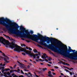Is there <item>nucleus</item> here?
<instances>
[{"label":"nucleus","mask_w":77,"mask_h":77,"mask_svg":"<svg viewBox=\"0 0 77 77\" xmlns=\"http://www.w3.org/2000/svg\"><path fill=\"white\" fill-rule=\"evenodd\" d=\"M0 42L5 45L6 47H11V48H14V50L18 52L20 51H23L26 52V54H29L30 56L32 57L33 53L31 52V51H26V50L24 48H21L17 45L15 44L14 42L12 41L11 43H9V41L6 40L2 37H0Z\"/></svg>","instance_id":"1"},{"label":"nucleus","mask_w":77,"mask_h":77,"mask_svg":"<svg viewBox=\"0 0 77 77\" xmlns=\"http://www.w3.org/2000/svg\"><path fill=\"white\" fill-rule=\"evenodd\" d=\"M20 30H22L20 31V33H22V34H24V32L26 33L27 34V35L25 36V37L23 35L20 36V38H27L29 39H31L32 41H34L35 42H38V40H40V41H42V38L45 39V37L42 36V35H40L39 36L38 38H37L36 37V35H30L29 32H28L27 30H26L25 29H24V28L20 27Z\"/></svg>","instance_id":"2"},{"label":"nucleus","mask_w":77,"mask_h":77,"mask_svg":"<svg viewBox=\"0 0 77 77\" xmlns=\"http://www.w3.org/2000/svg\"><path fill=\"white\" fill-rule=\"evenodd\" d=\"M63 49H60V50L61 51L60 52L61 54L62 55H64L66 57H68L71 59L72 60H77V56L74 55L73 53L69 54H67V46L66 45H63Z\"/></svg>","instance_id":"3"},{"label":"nucleus","mask_w":77,"mask_h":77,"mask_svg":"<svg viewBox=\"0 0 77 77\" xmlns=\"http://www.w3.org/2000/svg\"><path fill=\"white\" fill-rule=\"evenodd\" d=\"M42 57L43 59H45L46 62H48V60L50 62L51 60H52V58L51 57H48V55H47L45 53L43 54V56H42Z\"/></svg>","instance_id":"4"},{"label":"nucleus","mask_w":77,"mask_h":77,"mask_svg":"<svg viewBox=\"0 0 77 77\" xmlns=\"http://www.w3.org/2000/svg\"><path fill=\"white\" fill-rule=\"evenodd\" d=\"M4 20V18H0V24H3L4 26H5L6 27L8 26V25L5 23V21H3Z\"/></svg>","instance_id":"5"},{"label":"nucleus","mask_w":77,"mask_h":77,"mask_svg":"<svg viewBox=\"0 0 77 77\" xmlns=\"http://www.w3.org/2000/svg\"><path fill=\"white\" fill-rule=\"evenodd\" d=\"M37 53H36L35 54H32V57L33 56L34 59L36 58V56H38V55H39V56H40V55H41V54H40V52H38Z\"/></svg>","instance_id":"6"},{"label":"nucleus","mask_w":77,"mask_h":77,"mask_svg":"<svg viewBox=\"0 0 77 77\" xmlns=\"http://www.w3.org/2000/svg\"><path fill=\"white\" fill-rule=\"evenodd\" d=\"M50 49L54 52H58V50L54 47H50Z\"/></svg>","instance_id":"7"},{"label":"nucleus","mask_w":77,"mask_h":77,"mask_svg":"<svg viewBox=\"0 0 77 77\" xmlns=\"http://www.w3.org/2000/svg\"><path fill=\"white\" fill-rule=\"evenodd\" d=\"M3 53V56H5V58H4L5 61L6 62H7V63H8L9 62L8 61H7V60H8L9 59V58L8 57L6 56L5 55V54L4 53Z\"/></svg>","instance_id":"8"},{"label":"nucleus","mask_w":77,"mask_h":77,"mask_svg":"<svg viewBox=\"0 0 77 77\" xmlns=\"http://www.w3.org/2000/svg\"><path fill=\"white\" fill-rule=\"evenodd\" d=\"M18 63L20 64V68H25V66H26L25 65H24L23 64H22L21 63L19 62H18Z\"/></svg>","instance_id":"9"},{"label":"nucleus","mask_w":77,"mask_h":77,"mask_svg":"<svg viewBox=\"0 0 77 77\" xmlns=\"http://www.w3.org/2000/svg\"><path fill=\"white\" fill-rule=\"evenodd\" d=\"M10 32L11 33H13L14 34H16L17 32V31L15 30H14L13 29L11 30H10Z\"/></svg>","instance_id":"10"},{"label":"nucleus","mask_w":77,"mask_h":77,"mask_svg":"<svg viewBox=\"0 0 77 77\" xmlns=\"http://www.w3.org/2000/svg\"><path fill=\"white\" fill-rule=\"evenodd\" d=\"M5 67H0V69H1V71L2 72V73H3L5 71Z\"/></svg>","instance_id":"11"},{"label":"nucleus","mask_w":77,"mask_h":77,"mask_svg":"<svg viewBox=\"0 0 77 77\" xmlns=\"http://www.w3.org/2000/svg\"><path fill=\"white\" fill-rule=\"evenodd\" d=\"M39 43L41 44V45H44L45 46H47V44H46V43H43L42 42H39Z\"/></svg>","instance_id":"12"},{"label":"nucleus","mask_w":77,"mask_h":77,"mask_svg":"<svg viewBox=\"0 0 77 77\" xmlns=\"http://www.w3.org/2000/svg\"><path fill=\"white\" fill-rule=\"evenodd\" d=\"M26 48L27 49V50H28L29 49V50H30L31 51H32V48H28V47H27V46L26 47Z\"/></svg>","instance_id":"13"},{"label":"nucleus","mask_w":77,"mask_h":77,"mask_svg":"<svg viewBox=\"0 0 77 77\" xmlns=\"http://www.w3.org/2000/svg\"><path fill=\"white\" fill-rule=\"evenodd\" d=\"M11 75L12 76H13V77H18V76H17L16 75H15V74L14 73L12 74Z\"/></svg>","instance_id":"14"},{"label":"nucleus","mask_w":77,"mask_h":77,"mask_svg":"<svg viewBox=\"0 0 77 77\" xmlns=\"http://www.w3.org/2000/svg\"><path fill=\"white\" fill-rule=\"evenodd\" d=\"M33 51L35 53H38V51H37V50L36 49H34L33 50Z\"/></svg>","instance_id":"15"},{"label":"nucleus","mask_w":77,"mask_h":77,"mask_svg":"<svg viewBox=\"0 0 77 77\" xmlns=\"http://www.w3.org/2000/svg\"><path fill=\"white\" fill-rule=\"evenodd\" d=\"M11 27L12 28H13L14 29H16L17 28L15 27V24H13V26H11Z\"/></svg>","instance_id":"16"},{"label":"nucleus","mask_w":77,"mask_h":77,"mask_svg":"<svg viewBox=\"0 0 77 77\" xmlns=\"http://www.w3.org/2000/svg\"><path fill=\"white\" fill-rule=\"evenodd\" d=\"M69 51H73V50H72L71 49V47L69 46Z\"/></svg>","instance_id":"17"},{"label":"nucleus","mask_w":77,"mask_h":77,"mask_svg":"<svg viewBox=\"0 0 77 77\" xmlns=\"http://www.w3.org/2000/svg\"><path fill=\"white\" fill-rule=\"evenodd\" d=\"M21 46L22 47H25L26 46V45H25L24 44H21Z\"/></svg>","instance_id":"18"},{"label":"nucleus","mask_w":77,"mask_h":77,"mask_svg":"<svg viewBox=\"0 0 77 77\" xmlns=\"http://www.w3.org/2000/svg\"><path fill=\"white\" fill-rule=\"evenodd\" d=\"M10 69L9 68H8L5 69V71H9V70H10Z\"/></svg>","instance_id":"19"},{"label":"nucleus","mask_w":77,"mask_h":77,"mask_svg":"<svg viewBox=\"0 0 77 77\" xmlns=\"http://www.w3.org/2000/svg\"><path fill=\"white\" fill-rule=\"evenodd\" d=\"M63 64H64V65H69V64L67 63H65V62L63 63Z\"/></svg>","instance_id":"20"},{"label":"nucleus","mask_w":77,"mask_h":77,"mask_svg":"<svg viewBox=\"0 0 77 77\" xmlns=\"http://www.w3.org/2000/svg\"><path fill=\"white\" fill-rule=\"evenodd\" d=\"M7 75H11V73H10V72H8L7 73Z\"/></svg>","instance_id":"21"},{"label":"nucleus","mask_w":77,"mask_h":77,"mask_svg":"<svg viewBox=\"0 0 77 77\" xmlns=\"http://www.w3.org/2000/svg\"><path fill=\"white\" fill-rule=\"evenodd\" d=\"M48 75V76H49V77H54V76H53L51 74Z\"/></svg>","instance_id":"22"},{"label":"nucleus","mask_w":77,"mask_h":77,"mask_svg":"<svg viewBox=\"0 0 77 77\" xmlns=\"http://www.w3.org/2000/svg\"><path fill=\"white\" fill-rule=\"evenodd\" d=\"M47 69L46 68H44L42 69V70H43V71H45V70H47Z\"/></svg>","instance_id":"23"},{"label":"nucleus","mask_w":77,"mask_h":77,"mask_svg":"<svg viewBox=\"0 0 77 77\" xmlns=\"http://www.w3.org/2000/svg\"><path fill=\"white\" fill-rule=\"evenodd\" d=\"M4 36H5V37H6V38H9V39H10V37H9V36H6L5 35H4Z\"/></svg>","instance_id":"24"},{"label":"nucleus","mask_w":77,"mask_h":77,"mask_svg":"<svg viewBox=\"0 0 77 77\" xmlns=\"http://www.w3.org/2000/svg\"><path fill=\"white\" fill-rule=\"evenodd\" d=\"M48 74L49 75V74H51V71H49V72H48Z\"/></svg>","instance_id":"25"},{"label":"nucleus","mask_w":77,"mask_h":77,"mask_svg":"<svg viewBox=\"0 0 77 77\" xmlns=\"http://www.w3.org/2000/svg\"><path fill=\"white\" fill-rule=\"evenodd\" d=\"M55 68H56V69H59V67L56 66H54Z\"/></svg>","instance_id":"26"},{"label":"nucleus","mask_w":77,"mask_h":77,"mask_svg":"<svg viewBox=\"0 0 77 77\" xmlns=\"http://www.w3.org/2000/svg\"><path fill=\"white\" fill-rule=\"evenodd\" d=\"M69 72L70 75H72V72Z\"/></svg>","instance_id":"27"},{"label":"nucleus","mask_w":77,"mask_h":77,"mask_svg":"<svg viewBox=\"0 0 77 77\" xmlns=\"http://www.w3.org/2000/svg\"><path fill=\"white\" fill-rule=\"evenodd\" d=\"M21 73H22V74H24L23 73V70H21Z\"/></svg>","instance_id":"28"},{"label":"nucleus","mask_w":77,"mask_h":77,"mask_svg":"<svg viewBox=\"0 0 77 77\" xmlns=\"http://www.w3.org/2000/svg\"><path fill=\"white\" fill-rule=\"evenodd\" d=\"M22 54L24 56H25L26 55V54L25 53H22Z\"/></svg>","instance_id":"29"},{"label":"nucleus","mask_w":77,"mask_h":77,"mask_svg":"<svg viewBox=\"0 0 77 77\" xmlns=\"http://www.w3.org/2000/svg\"><path fill=\"white\" fill-rule=\"evenodd\" d=\"M65 70L67 72H69V71H68V70L66 69H65Z\"/></svg>","instance_id":"30"},{"label":"nucleus","mask_w":77,"mask_h":77,"mask_svg":"<svg viewBox=\"0 0 77 77\" xmlns=\"http://www.w3.org/2000/svg\"><path fill=\"white\" fill-rule=\"evenodd\" d=\"M54 45H55V46H56V47H58V45H57V44H54Z\"/></svg>","instance_id":"31"},{"label":"nucleus","mask_w":77,"mask_h":77,"mask_svg":"<svg viewBox=\"0 0 77 77\" xmlns=\"http://www.w3.org/2000/svg\"><path fill=\"white\" fill-rule=\"evenodd\" d=\"M14 71V70H10V72H12Z\"/></svg>","instance_id":"32"},{"label":"nucleus","mask_w":77,"mask_h":77,"mask_svg":"<svg viewBox=\"0 0 77 77\" xmlns=\"http://www.w3.org/2000/svg\"><path fill=\"white\" fill-rule=\"evenodd\" d=\"M4 77H8V76L7 75H4Z\"/></svg>","instance_id":"33"},{"label":"nucleus","mask_w":77,"mask_h":77,"mask_svg":"<svg viewBox=\"0 0 77 77\" xmlns=\"http://www.w3.org/2000/svg\"><path fill=\"white\" fill-rule=\"evenodd\" d=\"M38 47H41V48H42V46L39 45H38Z\"/></svg>","instance_id":"34"},{"label":"nucleus","mask_w":77,"mask_h":77,"mask_svg":"<svg viewBox=\"0 0 77 77\" xmlns=\"http://www.w3.org/2000/svg\"><path fill=\"white\" fill-rule=\"evenodd\" d=\"M72 69H73V68H70L69 69V70H70V71H71V70H72Z\"/></svg>","instance_id":"35"},{"label":"nucleus","mask_w":77,"mask_h":77,"mask_svg":"<svg viewBox=\"0 0 77 77\" xmlns=\"http://www.w3.org/2000/svg\"><path fill=\"white\" fill-rule=\"evenodd\" d=\"M19 77H24V76L23 75H21L19 76Z\"/></svg>","instance_id":"36"},{"label":"nucleus","mask_w":77,"mask_h":77,"mask_svg":"<svg viewBox=\"0 0 77 77\" xmlns=\"http://www.w3.org/2000/svg\"><path fill=\"white\" fill-rule=\"evenodd\" d=\"M37 59H39V56H37Z\"/></svg>","instance_id":"37"},{"label":"nucleus","mask_w":77,"mask_h":77,"mask_svg":"<svg viewBox=\"0 0 77 77\" xmlns=\"http://www.w3.org/2000/svg\"><path fill=\"white\" fill-rule=\"evenodd\" d=\"M3 73L4 74H7V72H3V73Z\"/></svg>","instance_id":"38"},{"label":"nucleus","mask_w":77,"mask_h":77,"mask_svg":"<svg viewBox=\"0 0 77 77\" xmlns=\"http://www.w3.org/2000/svg\"><path fill=\"white\" fill-rule=\"evenodd\" d=\"M52 74L53 75H56V73H55L53 72Z\"/></svg>","instance_id":"39"},{"label":"nucleus","mask_w":77,"mask_h":77,"mask_svg":"<svg viewBox=\"0 0 77 77\" xmlns=\"http://www.w3.org/2000/svg\"><path fill=\"white\" fill-rule=\"evenodd\" d=\"M17 65H15L14 66V68H15V67H16Z\"/></svg>","instance_id":"40"},{"label":"nucleus","mask_w":77,"mask_h":77,"mask_svg":"<svg viewBox=\"0 0 77 77\" xmlns=\"http://www.w3.org/2000/svg\"><path fill=\"white\" fill-rule=\"evenodd\" d=\"M48 66H51V65L49 64H48Z\"/></svg>","instance_id":"41"},{"label":"nucleus","mask_w":77,"mask_h":77,"mask_svg":"<svg viewBox=\"0 0 77 77\" xmlns=\"http://www.w3.org/2000/svg\"><path fill=\"white\" fill-rule=\"evenodd\" d=\"M39 60H36V62H38V61H39Z\"/></svg>","instance_id":"42"},{"label":"nucleus","mask_w":77,"mask_h":77,"mask_svg":"<svg viewBox=\"0 0 77 77\" xmlns=\"http://www.w3.org/2000/svg\"><path fill=\"white\" fill-rule=\"evenodd\" d=\"M2 65H3V64H2V63H1L0 64V66H2Z\"/></svg>","instance_id":"43"},{"label":"nucleus","mask_w":77,"mask_h":77,"mask_svg":"<svg viewBox=\"0 0 77 77\" xmlns=\"http://www.w3.org/2000/svg\"><path fill=\"white\" fill-rule=\"evenodd\" d=\"M61 75H63V74L62 73H61Z\"/></svg>","instance_id":"44"},{"label":"nucleus","mask_w":77,"mask_h":77,"mask_svg":"<svg viewBox=\"0 0 77 77\" xmlns=\"http://www.w3.org/2000/svg\"><path fill=\"white\" fill-rule=\"evenodd\" d=\"M39 60H40V61H42V59H39Z\"/></svg>","instance_id":"45"},{"label":"nucleus","mask_w":77,"mask_h":77,"mask_svg":"<svg viewBox=\"0 0 77 77\" xmlns=\"http://www.w3.org/2000/svg\"><path fill=\"white\" fill-rule=\"evenodd\" d=\"M51 71H54V69H51Z\"/></svg>","instance_id":"46"},{"label":"nucleus","mask_w":77,"mask_h":77,"mask_svg":"<svg viewBox=\"0 0 77 77\" xmlns=\"http://www.w3.org/2000/svg\"><path fill=\"white\" fill-rule=\"evenodd\" d=\"M5 65H6V64H4L3 65V66H5Z\"/></svg>","instance_id":"47"},{"label":"nucleus","mask_w":77,"mask_h":77,"mask_svg":"<svg viewBox=\"0 0 77 77\" xmlns=\"http://www.w3.org/2000/svg\"><path fill=\"white\" fill-rule=\"evenodd\" d=\"M3 74H1V76H3Z\"/></svg>","instance_id":"48"},{"label":"nucleus","mask_w":77,"mask_h":77,"mask_svg":"<svg viewBox=\"0 0 77 77\" xmlns=\"http://www.w3.org/2000/svg\"><path fill=\"white\" fill-rule=\"evenodd\" d=\"M1 58H2V59H4V58L3 57H1Z\"/></svg>","instance_id":"49"},{"label":"nucleus","mask_w":77,"mask_h":77,"mask_svg":"<svg viewBox=\"0 0 77 77\" xmlns=\"http://www.w3.org/2000/svg\"><path fill=\"white\" fill-rule=\"evenodd\" d=\"M48 63H50V64H51V63H51V62H49Z\"/></svg>","instance_id":"50"},{"label":"nucleus","mask_w":77,"mask_h":77,"mask_svg":"<svg viewBox=\"0 0 77 77\" xmlns=\"http://www.w3.org/2000/svg\"><path fill=\"white\" fill-rule=\"evenodd\" d=\"M18 71H20V70L19 69H17Z\"/></svg>","instance_id":"51"},{"label":"nucleus","mask_w":77,"mask_h":77,"mask_svg":"<svg viewBox=\"0 0 77 77\" xmlns=\"http://www.w3.org/2000/svg\"><path fill=\"white\" fill-rule=\"evenodd\" d=\"M28 68H30V66L28 65Z\"/></svg>","instance_id":"52"},{"label":"nucleus","mask_w":77,"mask_h":77,"mask_svg":"<svg viewBox=\"0 0 77 77\" xmlns=\"http://www.w3.org/2000/svg\"><path fill=\"white\" fill-rule=\"evenodd\" d=\"M10 67L11 69H13V68H12V66H10Z\"/></svg>","instance_id":"53"},{"label":"nucleus","mask_w":77,"mask_h":77,"mask_svg":"<svg viewBox=\"0 0 77 77\" xmlns=\"http://www.w3.org/2000/svg\"><path fill=\"white\" fill-rule=\"evenodd\" d=\"M25 74H26V75H29V74H28L27 73H25Z\"/></svg>","instance_id":"54"},{"label":"nucleus","mask_w":77,"mask_h":77,"mask_svg":"<svg viewBox=\"0 0 77 77\" xmlns=\"http://www.w3.org/2000/svg\"><path fill=\"white\" fill-rule=\"evenodd\" d=\"M73 51H75V50H73Z\"/></svg>","instance_id":"55"},{"label":"nucleus","mask_w":77,"mask_h":77,"mask_svg":"<svg viewBox=\"0 0 77 77\" xmlns=\"http://www.w3.org/2000/svg\"><path fill=\"white\" fill-rule=\"evenodd\" d=\"M11 24V22H9V24Z\"/></svg>","instance_id":"56"},{"label":"nucleus","mask_w":77,"mask_h":77,"mask_svg":"<svg viewBox=\"0 0 77 77\" xmlns=\"http://www.w3.org/2000/svg\"><path fill=\"white\" fill-rule=\"evenodd\" d=\"M28 74H31V73L29 72H28Z\"/></svg>","instance_id":"57"},{"label":"nucleus","mask_w":77,"mask_h":77,"mask_svg":"<svg viewBox=\"0 0 77 77\" xmlns=\"http://www.w3.org/2000/svg\"><path fill=\"white\" fill-rule=\"evenodd\" d=\"M41 65H44V63H41Z\"/></svg>","instance_id":"58"},{"label":"nucleus","mask_w":77,"mask_h":77,"mask_svg":"<svg viewBox=\"0 0 77 77\" xmlns=\"http://www.w3.org/2000/svg\"><path fill=\"white\" fill-rule=\"evenodd\" d=\"M67 68L68 69H69V68L68 67H67Z\"/></svg>","instance_id":"59"},{"label":"nucleus","mask_w":77,"mask_h":77,"mask_svg":"<svg viewBox=\"0 0 77 77\" xmlns=\"http://www.w3.org/2000/svg\"><path fill=\"white\" fill-rule=\"evenodd\" d=\"M73 77H76V76L75 75H74L73 76Z\"/></svg>","instance_id":"60"},{"label":"nucleus","mask_w":77,"mask_h":77,"mask_svg":"<svg viewBox=\"0 0 77 77\" xmlns=\"http://www.w3.org/2000/svg\"><path fill=\"white\" fill-rule=\"evenodd\" d=\"M24 62H27V60H24Z\"/></svg>","instance_id":"61"},{"label":"nucleus","mask_w":77,"mask_h":77,"mask_svg":"<svg viewBox=\"0 0 77 77\" xmlns=\"http://www.w3.org/2000/svg\"><path fill=\"white\" fill-rule=\"evenodd\" d=\"M36 76L37 77H39V76H38V75H36Z\"/></svg>","instance_id":"62"},{"label":"nucleus","mask_w":77,"mask_h":77,"mask_svg":"<svg viewBox=\"0 0 77 77\" xmlns=\"http://www.w3.org/2000/svg\"><path fill=\"white\" fill-rule=\"evenodd\" d=\"M0 53H2V51H0Z\"/></svg>","instance_id":"63"},{"label":"nucleus","mask_w":77,"mask_h":77,"mask_svg":"<svg viewBox=\"0 0 77 77\" xmlns=\"http://www.w3.org/2000/svg\"><path fill=\"white\" fill-rule=\"evenodd\" d=\"M31 33H33V31H31Z\"/></svg>","instance_id":"64"}]
</instances>
